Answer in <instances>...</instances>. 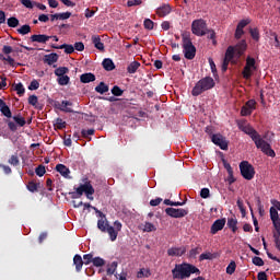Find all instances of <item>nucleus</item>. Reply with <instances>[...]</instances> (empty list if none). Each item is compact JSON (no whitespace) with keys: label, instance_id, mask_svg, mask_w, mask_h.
Segmentation results:
<instances>
[{"label":"nucleus","instance_id":"nucleus-48","mask_svg":"<svg viewBox=\"0 0 280 280\" xmlns=\"http://www.w3.org/2000/svg\"><path fill=\"white\" fill-rule=\"evenodd\" d=\"M241 115L242 117H248V115H253V110L250 109V107H247L246 105H244L241 108Z\"/></svg>","mask_w":280,"mask_h":280},{"label":"nucleus","instance_id":"nucleus-32","mask_svg":"<svg viewBox=\"0 0 280 280\" xmlns=\"http://www.w3.org/2000/svg\"><path fill=\"white\" fill-rule=\"evenodd\" d=\"M54 19L56 21H67V19H71V12L55 13Z\"/></svg>","mask_w":280,"mask_h":280},{"label":"nucleus","instance_id":"nucleus-57","mask_svg":"<svg viewBox=\"0 0 280 280\" xmlns=\"http://www.w3.org/2000/svg\"><path fill=\"white\" fill-rule=\"evenodd\" d=\"M28 104H30L31 106H36V105L38 104V96H36V95H31V96L28 97Z\"/></svg>","mask_w":280,"mask_h":280},{"label":"nucleus","instance_id":"nucleus-3","mask_svg":"<svg viewBox=\"0 0 280 280\" xmlns=\"http://www.w3.org/2000/svg\"><path fill=\"white\" fill-rule=\"evenodd\" d=\"M213 86H215V81L213 80V78L211 77L202 78L194 86L191 91V95L194 97H198V95H202L205 91H209L213 89Z\"/></svg>","mask_w":280,"mask_h":280},{"label":"nucleus","instance_id":"nucleus-54","mask_svg":"<svg viewBox=\"0 0 280 280\" xmlns=\"http://www.w3.org/2000/svg\"><path fill=\"white\" fill-rule=\"evenodd\" d=\"M143 231H145L147 233H152V231H156V226H154V224L150 222H145Z\"/></svg>","mask_w":280,"mask_h":280},{"label":"nucleus","instance_id":"nucleus-23","mask_svg":"<svg viewBox=\"0 0 280 280\" xmlns=\"http://www.w3.org/2000/svg\"><path fill=\"white\" fill-rule=\"evenodd\" d=\"M170 12H172V7H170L168 4H164L160 8H158L156 10V14H159L160 16H167V14H170Z\"/></svg>","mask_w":280,"mask_h":280},{"label":"nucleus","instance_id":"nucleus-35","mask_svg":"<svg viewBox=\"0 0 280 280\" xmlns=\"http://www.w3.org/2000/svg\"><path fill=\"white\" fill-rule=\"evenodd\" d=\"M12 119L15 121V124H18V126H20V128H23V126H25V124H27L25 118L23 116H21L20 114L16 116H13Z\"/></svg>","mask_w":280,"mask_h":280},{"label":"nucleus","instance_id":"nucleus-8","mask_svg":"<svg viewBox=\"0 0 280 280\" xmlns=\"http://www.w3.org/2000/svg\"><path fill=\"white\" fill-rule=\"evenodd\" d=\"M241 176L245 180H253L255 178V167L252 166L248 161H243L240 163Z\"/></svg>","mask_w":280,"mask_h":280},{"label":"nucleus","instance_id":"nucleus-62","mask_svg":"<svg viewBox=\"0 0 280 280\" xmlns=\"http://www.w3.org/2000/svg\"><path fill=\"white\" fill-rule=\"evenodd\" d=\"M73 47L77 51H84V43L82 42H77Z\"/></svg>","mask_w":280,"mask_h":280},{"label":"nucleus","instance_id":"nucleus-37","mask_svg":"<svg viewBox=\"0 0 280 280\" xmlns=\"http://www.w3.org/2000/svg\"><path fill=\"white\" fill-rule=\"evenodd\" d=\"M67 73H69V68L67 67H59L55 70V75H57V78L67 75Z\"/></svg>","mask_w":280,"mask_h":280},{"label":"nucleus","instance_id":"nucleus-40","mask_svg":"<svg viewBox=\"0 0 280 280\" xmlns=\"http://www.w3.org/2000/svg\"><path fill=\"white\" fill-rule=\"evenodd\" d=\"M112 94L115 97H121V95H124V90H121V88H119V85H114L112 88Z\"/></svg>","mask_w":280,"mask_h":280},{"label":"nucleus","instance_id":"nucleus-22","mask_svg":"<svg viewBox=\"0 0 280 280\" xmlns=\"http://www.w3.org/2000/svg\"><path fill=\"white\" fill-rule=\"evenodd\" d=\"M92 43L96 49L100 51H104V43H102V38L100 35L92 36Z\"/></svg>","mask_w":280,"mask_h":280},{"label":"nucleus","instance_id":"nucleus-58","mask_svg":"<svg viewBox=\"0 0 280 280\" xmlns=\"http://www.w3.org/2000/svg\"><path fill=\"white\" fill-rule=\"evenodd\" d=\"M250 20H241L237 24V28L238 30H244V27H246V25H249Z\"/></svg>","mask_w":280,"mask_h":280},{"label":"nucleus","instance_id":"nucleus-20","mask_svg":"<svg viewBox=\"0 0 280 280\" xmlns=\"http://www.w3.org/2000/svg\"><path fill=\"white\" fill-rule=\"evenodd\" d=\"M233 58H237V52L235 50V47L229 46L225 50V60H230V62L233 60Z\"/></svg>","mask_w":280,"mask_h":280},{"label":"nucleus","instance_id":"nucleus-56","mask_svg":"<svg viewBox=\"0 0 280 280\" xmlns=\"http://www.w3.org/2000/svg\"><path fill=\"white\" fill-rule=\"evenodd\" d=\"M200 247H195L189 252L190 259H196L197 255H200Z\"/></svg>","mask_w":280,"mask_h":280},{"label":"nucleus","instance_id":"nucleus-39","mask_svg":"<svg viewBox=\"0 0 280 280\" xmlns=\"http://www.w3.org/2000/svg\"><path fill=\"white\" fill-rule=\"evenodd\" d=\"M18 32L22 36H25L26 34H30V32H32V27L28 24H24L20 28H18Z\"/></svg>","mask_w":280,"mask_h":280},{"label":"nucleus","instance_id":"nucleus-14","mask_svg":"<svg viewBox=\"0 0 280 280\" xmlns=\"http://www.w3.org/2000/svg\"><path fill=\"white\" fill-rule=\"evenodd\" d=\"M56 108H59V110H62L63 113H73V109L69 106H73V103L69 101H62L61 103L55 104Z\"/></svg>","mask_w":280,"mask_h":280},{"label":"nucleus","instance_id":"nucleus-45","mask_svg":"<svg viewBox=\"0 0 280 280\" xmlns=\"http://www.w3.org/2000/svg\"><path fill=\"white\" fill-rule=\"evenodd\" d=\"M271 222H275V220H279V211H277V208L271 207L269 210Z\"/></svg>","mask_w":280,"mask_h":280},{"label":"nucleus","instance_id":"nucleus-31","mask_svg":"<svg viewBox=\"0 0 280 280\" xmlns=\"http://www.w3.org/2000/svg\"><path fill=\"white\" fill-rule=\"evenodd\" d=\"M224 168L229 174V183H235V177H233V167H231L230 163L223 162Z\"/></svg>","mask_w":280,"mask_h":280},{"label":"nucleus","instance_id":"nucleus-13","mask_svg":"<svg viewBox=\"0 0 280 280\" xmlns=\"http://www.w3.org/2000/svg\"><path fill=\"white\" fill-rule=\"evenodd\" d=\"M187 249L185 247H171L167 250V255L170 257H182V255H185Z\"/></svg>","mask_w":280,"mask_h":280},{"label":"nucleus","instance_id":"nucleus-1","mask_svg":"<svg viewBox=\"0 0 280 280\" xmlns=\"http://www.w3.org/2000/svg\"><path fill=\"white\" fill-rule=\"evenodd\" d=\"M237 127H238V130H241L242 132L250 137L256 148H258V150H261L264 154H266L267 156H271L272 159L277 156V153H275V150H272V147H270V143L266 142V140L261 138V135H259V132H257V130H255V128H253V126H250L248 121L240 120L237 122Z\"/></svg>","mask_w":280,"mask_h":280},{"label":"nucleus","instance_id":"nucleus-43","mask_svg":"<svg viewBox=\"0 0 280 280\" xmlns=\"http://www.w3.org/2000/svg\"><path fill=\"white\" fill-rule=\"evenodd\" d=\"M47 173V170H45V165L40 164L35 168L36 176L43 177Z\"/></svg>","mask_w":280,"mask_h":280},{"label":"nucleus","instance_id":"nucleus-52","mask_svg":"<svg viewBox=\"0 0 280 280\" xmlns=\"http://www.w3.org/2000/svg\"><path fill=\"white\" fill-rule=\"evenodd\" d=\"M20 160H19V155H11V158L9 159V164L13 165L14 167H16L20 164Z\"/></svg>","mask_w":280,"mask_h":280},{"label":"nucleus","instance_id":"nucleus-51","mask_svg":"<svg viewBox=\"0 0 280 280\" xmlns=\"http://www.w3.org/2000/svg\"><path fill=\"white\" fill-rule=\"evenodd\" d=\"M144 30H154V22L150 19H145L143 22Z\"/></svg>","mask_w":280,"mask_h":280},{"label":"nucleus","instance_id":"nucleus-27","mask_svg":"<svg viewBox=\"0 0 280 280\" xmlns=\"http://www.w3.org/2000/svg\"><path fill=\"white\" fill-rule=\"evenodd\" d=\"M108 226H110V224H108V221L106 219L102 218L97 221V229L102 231V233H106Z\"/></svg>","mask_w":280,"mask_h":280},{"label":"nucleus","instance_id":"nucleus-63","mask_svg":"<svg viewBox=\"0 0 280 280\" xmlns=\"http://www.w3.org/2000/svg\"><path fill=\"white\" fill-rule=\"evenodd\" d=\"M200 196H201L203 199L209 198V196H211L209 188H202L201 191H200Z\"/></svg>","mask_w":280,"mask_h":280},{"label":"nucleus","instance_id":"nucleus-46","mask_svg":"<svg viewBox=\"0 0 280 280\" xmlns=\"http://www.w3.org/2000/svg\"><path fill=\"white\" fill-rule=\"evenodd\" d=\"M92 264L96 268H100V267L104 266L106 264V261L103 258L95 257V258L92 259Z\"/></svg>","mask_w":280,"mask_h":280},{"label":"nucleus","instance_id":"nucleus-53","mask_svg":"<svg viewBox=\"0 0 280 280\" xmlns=\"http://www.w3.org/2000/svg\"><path fill=\"white\" fill-rule=\"evenodd\" d=\"M24 8H27L28 10L34 9V2L32 0H19Z\"/></svg>","mask_w":280,"mask_h":280},{"label":"nucleus","instance_id":"nucleus-19","mask_svg":"<svg viewBox=\"0 0 280 280\" xmlns=\"http://www.w3.org/2000/svg\"><path fill=\"white\" fill-rule=\"evenodd\" d=\"M218 257H220V253L206 252L199 256V261H205L206 259H218Z\"/></svg>","mask_w":280,"mask_h":280},{"label":"nucleus","instance_id":"nucleus-2","mask_svg":"<svg viewBox=\"0 0 280 280\" xmlns=\"http://www.w3.org/2000/svg\"><path fill=\"white\" fill-rule=\"evenodd\" d=\"M173 279L184 280L189 279L191 275L200 276V269L192 264L182 262L176 264L172 269Z\"/></svg>","mask_w":280,"mask_h":280},{"label":"nucleus","instance_id":"nucleus-33","mask_svg":"<svg viewBox=\"0 0 280 280\" xmlns=\"http://www.w3.org/2000/svg\"><path fill=\"white\" fill-rule=\"evenodd\" d=\"M226 224L233 233H235L237 231V219L235 217L229 218Z\"/></svg>","mask_w":280,"mask_h":280},{"label":"nucleus","instance_id":"nucleus-34","mask_svg":"<svg viewBox=\"0 0 280 280\" xmlns=\"http://www.w3.org/2000/svg\"><path fill=\"white\" fill-rule=\"evenodd\" d=\"M40 184H37L36 182L32 180L28 182V184L26 185V188L31 191V194H36V191H38V187Z\"/></svg>","mask_w":280,"mask_h":280},{"label":"nucleus","instance_id":"nucleus-24","mask_svg":"<svg viewBox=\"0 0 280 280\" xmlns=\"http://www.w3.org/2000/svg\"><path fill=\"white\" fill-rule=\"evenodd\" d=\"M102 66H103V69H105V71H114L115 69V62L110 58L104 59L102 62Z\"/></svg>","mask_w":280,"mask_h":280},{"label":"nucleus","instance_id":"nucleus-59","mask_svg":"<svg viewBox=\"0 0 280 280\" xmlns=\"http://www.w3.org/2000/svg\"><path fill=\"white\" fill-rule=\"evenodd\" d=\"M143 277H150V270L140 269V271L138 272V279H141Z\"/></svg>","mask_w":280,"mask_h":280},{"label":"nucleus","instance_id":"nucleus-30","mask_svg":"<svg viewBox=\"0 0 280 280\" xmlns=\"http://www.w3.org/2000/svg\"><path fill=\"white\" fill-rule=\"evenodd\" d=\"M105 233H108L109 240H110L112 242H115V240H117V235H119V232H117V231L115 230V228L112 226V225H109V226L106 229Z\"/></svg>","mask_w":280,"mask_h":280},{"label":"nucleus","instance_id":"nucleus-4","mask_svg":"<svg viewBox=\"0 0 280 280\" xmlns=\"http://www.w3.org/2000/svg\"><path fill=\"white\" fill-rule=\"evenodd\" d=\"M182 47L186 60H194L196 58V46L191 42V35L189 33L182 34Z\"/></svg>","mask_w":280,"mask_h":280},{"label":"nucleus","instance_id":"nucleus-5","mask_svg":"<svg viewBox=\"0 0 280 280\" xmlns=\"http://www.w3.org/2000/svg\"><path fill=\"white\" fill-rule=\"evenodd\" d=\"M71 198H81L85 194L88 200H94L93 194H95V188H93V185L91 182H85L84 184H81L78 188H75L74 192H70Z\"/></svg>","mask_w":280,"mask_h":280},{"label":"nucleus","instance_id":"nucleus-47","mask_svg":"<svg viewBox=\"0 0 280 280\" xmlns=\"http://www.w3.org/2000/svg\"><path fill=\"white\" fill-rule=\"evenodd\" d=\"M38 89H40V83L34 79L28 85V91H38Z\"/></svg>","mask_w":280,"mask_h":280},{"label":"nucleus","instance_id":"nucleus-49","mask_svg":"<svg viewBox=\"0 0 280 280\" xmlns=\"http://www.w3.org/2000/svg\"><path fill=\"white\" fill-rule=\"evenodd\" d=\"M237 268V265L235 264V261H231L229 264V266L226 267V273L228 275H233V272H235V269Z\"/></svg>","mask_w":280,"mask_h":280},{"label":"nucleus","instance_id":"nucleus-60","mask_svg":"<svg viewBox=\"0 0 280 280\" xmlns=\"http://www.w3.org/2000/svg\"><path fill=\"white\" fill-rule=\"evenodd\" d=\"M115 270H117V262H112V266L107 268V275H115Z\"/></svg>","mask_w":280,"mask_h":280},{"label":"nucleus","instance_id":"nucleus-64","mask_svg":"<svg viewBox=\"0 0 280 280\" xmlns=\"http://www.w3.org/2000/svg\"><path fill=\"white\" fill-rule=\"evenodd\" d=\"M243 34H244L243 28H237L236 27L235 33H234V37L236 38V40H240V38H242Z\"/></svg>","mask_w":280,"mask_h":280},{"label":"nucleus","instance_id":"nucleus-10","mask_svg":"<svg viewBox=\"0 0 280 280\" xmlns=\"http://www.w3.org/2000/svg\"><path fill=\"white\" fill-rule=\"evenodd\" d=\"M165 213L166 215H170V218H185V215H187L189 213L188 210H185L183 208H166L165 209Z\"/></svg>","mask_w":280,"mask_h":280},{"label":"nucleus","instance_id":"nucleus-42","mask_svg":"<svg viewBox=\"0 0 280 280\" xmlns=\"http://www.w3.org/2000/svg\"><path fill=\"white\" fill-rule=\"evenodd\" d=\"M14 91H16L20 97H23V95H25V88L23 86V83L15 84Z\"/></svg>","mask_w":280,"mask_h":280},{"label":"nucleus","instance_id":"nucleus-16","mask_svg":"<svg viewBox=\"0 0 280 280\" xmlns=\"http://www.w3.org/2000/svg\"><path fill=\"white\" fill-rule=\"evenodd\" d=\"M49 38H51V36L45 35V34L32 35V36H31V42H32V43H42V44H45V43H47V40H49Z\"/></svg>","mask_w":280,"mask_h":280},{"label":"nucleus","instance_id":"nucleus-11","mask_svg":"<svg viewBox=\"0 0 280 280\" xmlns=\"http://www.w3.org/2000/svg\"><path fill=\"white\" fill-rule=\"evenodd\" d=\"M226 225V219H218L213 222L211 225L210 232L212 235H215L219 231H222L224 226Z\"/></svg>","mask_w":280,"mask_h":280},{"label":"nucleus","instance_id":"nucleus-12","mask_svg":"<svg viewBox=\"0 0 280 280\" xmlns=\"http://www.w3.org/2000/svg\"><path fill=\"white\" fill-rule=\"evenodd\" d=\"M248 49V44H246V39H242L234 46V50H236V58H242L243 54Z\"/></svg>","mask_w":280,"mask_h":280},{"label":"nucleus","instance_id":"nucleus-61","mask_svg":"<svg viewBox=\"0 0 280 280\" xmlns=\"http://www.w3.org/2000/svg\"><path fill=\"white\" fill-rule=\"evenodd\" d=\"M253 264L254 266H264V259H261V257H254L253 258Z\"/></svg>","mask_w":280,"mask_h":280},{"label":"nucleus","instance_id":"nucleus-55","mask_svg":"<svg viewBox=\"0 0 280 280\" xmlns=\"http://www.w3.org/2000/svg\"><path fill=\"white\" fill-rule=\"evenodd\" d=\"M81 135L84 139H86L88 137L95 135V129H82Z\"/></svg>","mask_w":280,"mask_h":280},{"label":"nucleus","instance_id":"nucleus-9","mask_svg":"<svg viewBox=\"0 0 280 280\" xmlns=\"http://www.w3.org/2000/svg\"><path fill=\"white\" fill-rule=\"evenodd\" d=\"M211 141L214 145H218L220 150H229V141L222 136V133H215L211 136Z\"/></svg>","mask_w":280,"mask_h":280},{"label":"nucleus","instance_id":"nucleus-15","mask_svg":"<svg viewBox=\"0 0 280 280\" xmlns=\"http://www.w3.org/2000/svg\"><path fill=\"white\" fill-rule=\"evenodd\" d=\"M58 58H59V56L56 52L45 55L44 62H45V65H49V67H51V65H55V62H58Z\"/></svg>","mask_w":280,"mask_h":280},{"label":"nucleus","instance_id":"nucleus-44","mask_svg":"<svg viewBox=\"0 0 280 280\" xmlns=\"http://www.w3.org/2000/svg\"><path fill=\"white\" fill-rule=\"evenodd\" d=\"M7 25L9 27H19V19L12 16V18H9L8 21H7Z\"/></svg>","mask_w":280,"mask_h":280},{"label":"nucleus","instance_id":"nucleus-28","mask_svg":"<svg viewBox=\"0 0 280 280\" xmlns=\"http://www.w3.org/2000/svg\"><path fill=\"white\" fill-rule=\"evenodd\" d=\"M0 113L3 115V117H7V119H12V110L7 103L2 105V107L0 108Z\"/></svg>","mask_w":280,"mask_h":280},{"label":"nucleus","instance_id":"nucleus-29","mask_svg":"<svg viewBox=\"0 0 280 280\" xmlns=\"http://www.w3.org/2000/svg\"><path fill=\"white\" fill-rule=\"evenodd\" d=\"M139 67H141V62L139 61H132L128 67H127V73H136L139 70Z\"/></svg>","mask_w":280,"mask_h":280},{"label":"nucleus","instance_id":"nucleus-36","mask_svg":"<svg viewBox=\"0 0 280 280\" xmlns=\"http://www.w3.org/2000/svg\"><path fill=\"white\" fill-rule=\"evenodd\" d=\"M70 78L67 74H63L62 77H58L57 82L60 86H67L70 82Z\"/></svg>","mask_w":280,"mask_h":280},{"label":"nucleus","instance_id":"nucleus-7","mask_svg":"<svg viewBox=\"0 0 280 280\" xmlns=\"http://www.w3.org/2000/svg\"><path fill=\"white\" fill-rule=\"evenodd\" d=\"M207 22L202 19L192 21L191 32L195 36H207Z\"/></svg>","mask_w":280,"mask_h":280},{"label":"nucleus","instance_id":"nucleus-21","mask_svg":"<svg viewBox=\"0 0 280 280\" xmlns=\"http://www.w3.org/2000/svg\"><path fill=\"white\" fill-rule=\"evenodd\" d=\"M52 49H65V54H73L75 51V48L71 44H62L60 46L52 45Z\"/></svg>","mask_w":280,"mask_h":280},{"label":"nucleus","instance_id":"nucleus-17","mask_svg":"<svg viewBox=\"0 0 280 280\" xmlns=\"http://www.w3.org/2000/svg\"><path fill=\"white\" fill-rule=\"evenodd\" d=\"M80 82H82V84L95 82V74H93L92 72L83 73L80 75Z\"/></svg>","mask_w":280,"mask_h":280},{"label":"nucleus","instance_id":"nucleus-38","mask_svg":"<svg viewBox=\"0 0 280 280\" xmlns=\"http://www.w3.org/2000/svg\"><path fill=\"white\" fill-rule=\"evenodd\" d=\"M249 34L253 40H255L256 43H259V38H260L259 28H249Z\"/></svg>","mask_w":280,"mask_h":280},{"label":"nucleus","instance_id":"nucleus-6","mask_svg":"<svg viewBox=\"0 0 280 280\" xmlns=\"http://www.w3.org/2000/svg\"><path fill=\"white\" fill-rule=\"evenodd\" d=\"M256 69L257 61L255 60V58L247 56L246 63L242 72L244 80H250V78H253V71H255Z\"/></svg>","mask_w":280,"mask_h":280},{"label":"nucleus","instance_id":"nucleus-26","mask_svg":"<svg viewBox=\"0 0 280 280\" xmlns=\"http://www.w3.org/2000/svg\"><path fill=\"white\" fill-rule=\"evenodd\" d=\"M73 264L75 266L77 272H80V270H82V266H84V260H82V256L75 255L73 257Z\"/></svg>","mask_w":280,"mask_h":280},{"label":"nucleus","instance_id":"nucleus-41","mask_svg":"<svg viewBox=\"0 0 280 280\" xmlns=\"http://www.w3.org/2000/svg\"><path fill=\"white\" fill-rule=\"evenodd\" d=\"M164 205H166L167 207H183L185 205V201L180 202V201H172L170 199H165Z\"/></svg>","mask_w":280,"mask_h":280},{"label":"nucleus","instance_id":"nucleus-18","mask_svg":"<svg viewBox=\"0 0 280 280\" xmlns=\"http://www.w3.org/2000/svg\"><path fill=\"white\" fill-rule=\"evenodd\" d=\"M56 171L59 172L63 178H70L69 175L71 174V171L65 164H57Z\"/></svg>","mask_w":280,"mask_h":280},{"label":"nucleus","instance_id":"nucleus-50","mask_svg":"<svg viewBox=\"0 0 280 280\" xmlns=\"http://www.w3.org/2000/svg\"><path fill=\"white\" fill-rule=\"evenodd\" d=\"M56 126L58 130H63V128H67V121L62 120V118H57Z\"/></svg>","mask_w":280,"mask_h":280},{"label":"nucleus","instance_id":"nucleus-25","mask_svg":"<svg viewBox=\"0 0 280 280\" xmlns=\"http://www.w3.org/2000/svg\"><path fill=\"white\" fill-rule=\"evenodd\" d=\"M95 91L96 93L104 95V93H108L109 91L108 84H105L104 81H102L95 86Z\"/></svg>","mask_w":280,"mask_h":280}]
</instances>
